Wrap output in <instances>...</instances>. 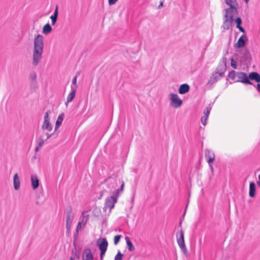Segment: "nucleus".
Segmentation results:
<instances>
[{
    "instance_id": "1a4fd4ad",
    "label": "nucleus",
    "mask_w": 260,
    "mask_h": 260,
    "mask_svg": "<svg viewBox=\"0 0 260 260\" xmlns=\"http://www.w3.org/2000/svg\"><path fill=\"white\" fill-rule=\"evenodd\" d=\"M89 219V215L87 211L82 212L81 217H80V221L78 223L76 228V232H78L82 230L86 225L87 222Z\"/></svg>"
},
{
    "instance_id": "aec40b11",
    "label": "nucleus",
    "mask_w": 260,
    "mask_h": 260,
    "mask_svg": "<svg viewBox=\"0 0 260 260\" xmlns=\"http://www.w3.org/2000/svg\"><path fill=\"white\" fill-rule=\"evenodd\" d=\"M189 90V86L187 84H183L179 88L178 92L181 94H184L187 93Z\"/></svg>"
},
{
    "instance_id": "37998d69",
    "label": "nucleus",
    "mask_w": 260,
    "mask_h": 260,
    "mask_svg": "<svg viewBox=\"0 0 260 260\" xmlns=\"http://www.w3.org/2000/svg\"><path fill=\"white\" fill-rule=\"evenodd\" d=\"M70 260H74V258L73 257H72V256L70 257Z\"/></svg>"
},
{
    "instance_id": "7c9ffc66",
    "label": "nucleus",
    "mask_w": 260,
    "mask_h": 260,
    "mask_svg": "<svg viewBox=\"0 0 260 260\" xmlns=\"http://www.w3.org/2000/svg\"><path fill=\"white\" fill-rule=\"evenodd\" d=\"M208 116L203 115L201 118V122L203 125L205 126L207 124V120L208 119Z\"/></svg>"
},
{
    "instance_id": "20e7f679",
    "label": "nucleus",
    "mask_w": 260,
    "mask_h": 260,
    "mask_svg": "<svg viewBox=\"0 0 260 260\" xmlns=\"http://www.w3.org/2000/svg\"><path fill=\"white\" fill-rule=\"evenodd\" d=\"M96 244L101 251L100 257L101 259H102L107 250L108 245V241L106 238H100L97 240Z\"/></svg>"
},
{
    "instance_id": "6e6552de",
    "label": "nucleus",
    "mask_w": 260,
    "mask_h": 260,
    "mask_svg": "<svg viewBox=\"0 0 260 260\" xmlns=\"http://www.w3.org/2000/svg\"><path fill=\"white\" fill-rule=\"evenodd\" d=\"M205 157L209 164L211 172L213 173L214 169L212 164L215 159V154L214 151L210 149H206L205 150Z\"/></svg>"
},
{
    "instance_id": "9b49d317",
    "label": "nucleus",
    "mask_w": 260,
    "mask_h": 260,
    "mask_svg": "<svg viewBox=\"0 0 260 260\" xmlns=\"http://www.w3.org/2000/svg\"><path fill=\"white\" fill-rule=\"evenodd\" d=\"M176 236L177 243L179 247L183 251H185L186 250V247L184 243L183 232L182 230H181L179 232H177L176 234Z\"/></svg>"
},
{
    "instance_id": "a878e982",
    "label": "nucleus",
    "mask_w": 260,
    "mask_h": 260,
    "mask_svg": "<svg viewBox=\"0 0 260 260\" xmlns=\"http://www.w3.org/2000/svg\"><path fill=\"white\" fill-rule=\"evenodd\" d=\"M52 30V28L49 23L46 24L43 28V33L44 34H48Z\"/></svg>"
},
{
    "instance_id": "f257e3e1",
    "label": "nucleus",
    "mask_w": 260,
    "mask_h": 260,
    "mask_svg": "<svg viewBox=\"0 0 260 260\" xmlns=\"http://www.w3.org/2000/svg\"><path fill=\"white\" fill-rule=\"evenodd\" d=\"M44 48V38L40 34L35 36L33 41L32 62L34 66H38L42 59Z\"/></svg>"
},
{
    "instance_id": "423d86ee",
    "label": "nucleus",
    "mask_w": 260,
    "mask_h": 260,
    "mask_svg": "<svg viewBox=\"0 0 260 260\" xmlns=\"http://www.w3.org/2000/svg\"><path fill=\"white\" fill-rule=\"evenodd\" d=\"M122 182H123L121 181L120 180H117L114 178L109 177L105 180L104 184L109 189H115L114 190L115 191L117 189L118 184L121 185Z\"/></svg>"
},
{
    "instance_id": "7ed1b4c3",
    "label": "nucleus",
    "mask_w": 260,
    "mask_h": 260,
    "mask_svg": "<svg viewBox=\"0 0 260 260\" xmlns=\"http://www.w3.org/2000/svg\"><path fill=\"white\" fill-rule=\"evenodd\" d=\"M169 99L170 105L174 108H179L182 104V101L179 98L178 94L174 93H171L169 94Z\"/></svg>"
},
{
    "instance_id": "473e14b6",
    "label": "nucleus",
    "mask_w": 260,
    "mask_h": 260,
    "mask_svg": "<svg viewBox=\"0 0 260 260\" xmlns=\"http://www.w3.org/2000/svg\"><path fill=\"white\" fill-rule=\"evenodd\" d=\"M29 78L30 80H31V81H36V79H37V75L36 73H31L29 76Z\"/></svg>"
},
{
    "instance_id": "ea45409f",
    "label": "nucleus",
    "mask_w": 260,
    "mask_h": 260,
    "mask_svg": "<svg viewBox=\"0 0 260 260\" xmlns=\"http://www.w3.org/2000/svg\"><path fill=\"white\" fill-rule=\"evenodd\" d=\"M257 90H258V91L260 92V84H257Z\"/></svg>"
},
{
    "instance_id": "58836bf2",
    "label": "nucleus",
    "mask_w": 260,
    "mask_h": 260,
    "mask_svg": "<svg viewBox=\"0 0 260 260\" xmlns=\"http://www.w3.org/2000/svg\"><path fill=\"white\" fill-rule=\"evenodd\" d=\"M75 256L77 258V259H79V257H80V255L79 254V253H77L76 252H75Z\"/></svg>"
},
{
    "instance_id": "412c9836",
    "label": "nucleus",
    "mask_w": 260,
    "mask_h": 260,
    "mask_svg": "<svg viewBox=\"0 0 260 260\" xmlns=\"http://www.w3.org/2000/svg\"><path fill=\"white\" fill-rule=\"evenodd\" d=\"M224 1L229 7H239L237 0H224Z\"/></svg>"
},
{
    "instance_id": "c85d7f7f",
    "label": "nucleus",
    "mask_w": 260,
    "mask_h": 260,
    "mask_svg": "<svg viewBox=\"0 0 260 260\" xmlns=\"http://www.w3.org/2000/svg\"><path fill=\"white\" fill-rule=\"evenodd\" d=\"M237 73H236L234 71H232L229 73V77L232 80L235 79L237 77Z\"/></svg>"
},
{
    "instance_id": "2f4dec72",
    "label": "nucleus",
    "mask_w": 260,
    "mask_h": 260,
    "mask_svg": "<svg viewBox=\"0 0 260 260\" xmlns=\"http://www.w3.org/2000/svg\"><path fill=\"white\" fill-rule=\"evenodd\" d=\"M123 254L118 252L115 257V260H122Z\"/></svg>"
},
{
    "instance_id": "c9c22d12",
    "label": "nucleus",
    "mask_w": 260,
    "mask_h": 260,
    "mask_svg": "<svg viewBox=\"0 0 260 260\" xmlns=\"http://www.w3.org/2000/svg\"><path fill=\"white\" fill-rule=\"evenodd\" d=\"M231 66L234 69H237L236 62L234 61L233 58H231Z\"/></svg>"
},
{
    "instance_id": "6ab92c4d",
    "label": "nucleus",
    "mask_w": 260,
    "mask_h": 260,
    "mask_svg": "<svg viewBox=\"0 0 260 260\" xmlns=\"http://www.w3.org/2000/svg\"><path fill=\"white\" fill-rule=\"evenodd\" d=\"M256 185L254 182H251L249 184V195L251 198H254L255 196Z\"/></svg>"
},
{
    "instance_id": "f3484780",
    "label": "nucleus",
    "mask_w": 260,
    "mask_h": 260,
    "mask_svg": "<svg viewBox=\"0 0 260 260\" xmlns=\"http://www.w3.org/2000/svg\"><path fill=\"white\" fill-rule=\"evenodd\" d=\"M14 188L16 190H18L20 186V180L18 174L16 173L13 177Z\"/></svg>"
},
{
    "instance_id": "f03ea898",
    "label": "nucleus",
    "mask_w": 260,
    "mask_h": 260,
    "mask_svg": "<svg viewBox=\"0 0 260 260\" xmlns=\"http://www.w3.org/2000/svg\"><path fill=\"white\" fill-rule=\"evenodd\" d=\"M124 183H121L120 186L115 191L113 192V194L107 198L105 201V204L104 210L105 211L108 210V213H110L111 210L114 207L115 204L117 202V198L123 190Z\"/></svg>"
},
{
    "instance_id": "c03bdc74",
    "label": "nucleus",
    "mask_w": 260,
    "mask_h": 260,
    "mask_svg": "<svg viewBox=\"0 0 260 260\" xmlns=\"http://www.w3.org/2000/svg\"><path fill=\"white\" fill-rule=\"evenodd\" d=\"M38 148L37 147V148H36V151H38Z\"/></svg>"
},
{
    "instance_id": "39448f33",
    "label": "nucleus",
    "mask_w": 260,
    "mask_h": 260,
    "mask_svg": "<svg viewBox=\"0 0 260 260\" xmlns=\"http://www.w3.org/2000/svg\"><path fill=\"white\" fill-rule=\"evenodd\" d=\"M53 126L50 122V118L49 116V112L45 113L44 121L42 125V129L44 132H51L53 131Z\"/></svg>"
},
{
    "instance_id": "dca6fc26",
    "label": "nucleus",
    "mask_w": 260,
    "mask_h": 260,
    "mask_svg": "<svg viewBox=\"0 0 260 260\" xmlns=\"http://www.w3.org/2000/svg\"><path fill=\"white\" fill-rule=\"evenodd\" d=\"M248 80H254L256 82H260V75L257 72H251L248 75Z\"/></svg>"
},
{
    "instance_id": "393cba45",
    "label": "nucleus",
    "mask_w": 260,
    "mask_h": 260,
    "mask_svg": "<svg viewBox=\"0 0 260 260\" xmlns=\"http://www.w3.org/2000/svg\"><path fill=\"white\" fill-rule=\"evenodd\" d=\"M63 121V116L62 115H59L57 117V120L55 123V126L54 132L60 126Z\"/></svg>"
},
{
    "instance_id": "9d476101",
    "label": "nucleus",
    "mask_w": 260,
    "mask_h": 260,
    "mask_svg": "<svg viewBox=\"0 0 260 260\" xmlns=\"http://www.w3.org/2000/svg\"><path fill=\"white\" fill-rule=\"evenodd\" d=\"M236 82H241L245 84L252 85V83L248 80V75L244 72H237Z\"/></svg>"
},
{
    "instance_id": "4468645a",
    "label": "nucleus",
    "mask_w": 260,
    "mask_h": 260,
    "mask_svg": "<svg viewBox=\"0 0 260 260\" xmlns=\"http://www.w3.org/2000/svg\"><path fill=\"white\" fill-rule=\"evenodd\" d=\"M247 40V36L243 34L238 39L237 42L235 44V48H241L245 45V41Z\"/></svg>"
},
{
    "instance_id": "0eeeda50",
    "label": "nucleus",
    "mask_w": 260,
    "mask_h": 260,
    "mask_svg": "<svg viewBox=\"0 0 260 260\" xmlns=\"http://www.w3.org/2000/svg\"><path fill=\"white\" fill-rule=\"evenodd\" d=\"M239 7H228L223 10L224 17L234 20V17L238 15Z\"/></svg>"
},
{
    "instance_id": "e433bc0d",
    "label": "nucleus",
    "mask_w": 260,
    "mask_h": 260,
    "mask_svg": "<svg viewBox=\"0 0 260 260\" xmlns=\"http://www.w3.org/2000/svg\"><path fill=\"white\" fill-rule=\"evenodd\" d=\"M118 0H108V4L110 6L114 5Z\"/></svg>"
},
{
    "instance_id": "4c0bfd02",
    "label": "nucleus",
    "mask_w": 260,
    "mask_h": 260,
    "mask_svg": "<svg viewBox=\"0 0 260 260\" xmlns=\"http://www.w3.org/2000/svg\"><path fill=\"white\" fill-rule=\"evenodd\" d=\"M257 184L258 186L260 188V174L258 175V179L257 181Z\"/></svg>"
},
{
    "instance_id": "a19ab883",
    "label": "nucleus",
    "mask_w": 260,
    "mask_h": 260,
    "mask_svg": "<svg viewBox=\"0 0 260 260\" xmlns=\"http://www.w3.org/2000/svg\"><path fill=\"white\" fill-rule=\"evenodd\" d=\"M162 6V2H161L159 4V5L158 6V8H160V7H161Z\"/></svg>"
},
{
    "instance_id": "4be33fe9",
    "label": "nucleus",
    "mask_w": 260,
    "mask_h": 260,
    "mask_svg": "<svg viewBox=\"0 0 260 260\" xmlns=\"http://www.w3.org/2000/svg\"><path fill=\"white\" fill-rule=\"evenodd\" d=\"M58 14V6H56L53 14L50 17L51 20V24L52 25H54L56 22Z\"/></svg>"
},
{
    "instance_id": "bb28decb",
    "label": "nucleus",
    "mask_w": 260,
    "mask_h": 260,
    "mask_svg": "<svg viewBox=\"0 0 260 260\" xmlns=\"http://www.w3.org/2000/svg\"><path fill=\"white\" fill-rule=\"evenodd\" d=\"M212 108V104H209L205 109L204 111V115H205L206 116H209V114L210 113V111Z\"/></svg>"
},
{
    "instance_id": "f8f14e48",
    "label": "nucleus",
    "mask_w": 260,
    "mask_h": 260,
    "mask_svg": "<svg viewBox=\"0 0 260 260\" xmlns=\"http://www.w3.org/2000/svg\"><path fill=\"white\" fill-rule=\"evenodd\" d=\"M31 185L34 190L37 189L39 186V180L36 174H31L30 176Z\"/></svg>"
},
{
    "instance_id": "ddd939ff",
    "label": "nucleus",
    "mask_w": 260,
    "mask_h": 260,
    "mask_svg": "<svg viewBox=\"0 0 260 260\" xmlns=\"http://www.w3.org/2000/svg\"><path fill=\"white\" fill-rule=\"evenodd\" d=\"M82 260H93V255L89 248L84 250L82 254Z\"/></svg>"
},
{
    "instance_id": "c756f323",
    "label": "nucleus",
    "mask_w": 260,
    "mask_h": 260,
    "mask_svg": "<svg viewBox=\"0 0 260 260\" xmlns=\"http://www.w3.org/2000/svg\"><path fill=\"white\" fill-rule=\"evenodd\" d=\"M72 222V217L68 215L67 218V228L69 229Z\"/></svg>"
},
{
    "instance_id": "cd10ccee",
    "label": "nucleus",
    "mask_w": 260,
    "mask_h": 260,
    "mask_svg": "<svg viewBox=\"0 0 260 260\" xmlns=\"http://www.w3.org/2000/svg\"><path fill=\"white\" fill-rule=\"evenodd\" d=\"M53 135V133H52L51 134H49L48 133H46V138H45L43 136L42 137V142H40L39 143V146L41 147L44 143V140H46L50 138V137Z\"/></svg>"
},
{
    "instance_id": "5701e85b",
    "label": "nucleus",
    "mask_w": 260,
    "mask_h": 260,
    "mask_svg": "<svg viewBox=\"0 0 260 260\" xmlns=\"http://www.w3.org/2000/svg\"><path fill=\"white\" fill-rule=\"evenodd\" d=\"M234 21H235L236 23V27L238 28L241 32H245V30L241 26L242 23L241 19L240 17H237L235 19H234Z\"/></svg>"
},
{
    "instance_id": "f704fd0d",
    "label": "nucleus",
    "mask_w": 260,
    "mask_h": 260,
    "mask_svg": "<svg viewBox=\"0 0 260 260\" xmlns=\"http://www.w3.org/2000/svg\"><path fill=\"white\" fill-rule=\"evenodd\" d=\"M77 77L75 76L72 80V84L74 85L72 86L73 87V88H76V89H77Z\"/></svg>"
},
{
    "instance_id": "b1692460",
    "label": "nucleus",
    "mask_w": 260,
    "mask_h": 260,
    "mask_svg": "<svg viewBox=\"0 0 260 260\" xmlns=\"http://www.w3.org/2000/svg\"><path fill=\"white\" fill-rule=\"evenodd\" d=\"M125 241L128 250H129L130 251H134L135 248L134 245H133L132 243L130 241L129 238L127 237H126Z\"/></svg>"
},
{
    "instance_id": "79ce46f5",
    "label": "nucleus",
    "mask_w": 260,
    "mask_h": 260,
    "mask_svg": "<svg viewBox=\"0 0 260 260\" xmlns=\"http://www.w3.org/2000/svg\"><path fill=\"white\" fill-rule=\"evenodd\" d=\"M244 1L245 2V3L246 4H248V2H249V0H244Z\"/></svg>"
},
{
    "instance_id": "72a5a7b5",
    "label": "nucleus",
    "mask_w": 260,
    "mask_h": 260,
    "mask_svg": "<svg viewBox=\"0 0 260 260\" xmlns=\"http://www.w3.org/2000/svg\"><path fill=\"white\" fill-rule=\"evenodd\" d=\"M120 238V235H116L114 237V243L115 245H116L119 242Z\"/></svg>"
},
{
    "instance_id": "2eb2a0df",
    "label": "nucleus",
    "mask_w": 260,
    "mask_h": 260,
    "mask_svg": "<svg viewBox=\"0 0 260 260\" xmlns=\"http://www.w3.org/2000/svg\"><path fill=\"white\" fill-rule=\"evenodd\" d=\"M76 88H73V86H71V92L69 94L67 98V101L66 102V105L67 106L69 103L71 102L76 95Z\"/></svg>"
},
{
    "instance_id": "a211bd4d",
    "label": "nucleus",
    "mask_w": 260,
    "mask_h": 260,
    "mask_svg": "<svg viewBox=\"0 0 260 260\" xmlns=\"http://www.w3.org/2000/svg\"><path fill=\"white\" fill-rule=\"evenodd\" d=\"M234 20L228 19L224 17V21L222 24V28L224 30L229 29L232 25V23Z\"/></svg>"
}]
</instances>
